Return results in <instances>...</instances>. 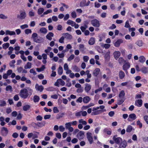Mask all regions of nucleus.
<instances>
[{
  "label": "nucleus",
  "mask_w": 148,
  "mask_h": 148,
  "mask_svg": "<svg viewBox=\"0 0 148 148\" xmlns=\"http://www.w3.org/2000/svg\"><path fill=\"white\" fill-rule=\"evenodd\" d=\"M63 36H64V38L67 39H71L72 38V36L68 33H65L63 34Z\"/></svg>",
  "instance_id": "nucleus-26"
},
{
  "label": "nucleus",
  "mask_w": 148,
  "mask_h": 148,
  "mask_svg": "<svg viewBox=\"0 0 148 148\" xmlns=\"http://www.w3.org/2000/svg\"><path fill=\"white\" fill-rule=\"evenodd\" d=\"M84 136V132L82 131H80L77 134V137L79 140L83 139Z\"/></svg>",
  "instance_id": "nucleus-9"
},
{
  "label": "nucleus",
  "mask_w": 148,
  "mask_h": 148,
  "mask_svg": "<svg viewBox=\"0 0 148 148\" xmlns=\"http://www.w3.org/2000/svg\"><path fill=\"white\" fill-rule=\"evenodd\" d=\"M143 104L142 100L141 99H138L135 101V105L137 106L140 107Z\"/></svg>",
  "instance_id": "nucleus-15"
},
{
  "label": "nucleus",
  "mask_w": 148,
  "mask_h": 148,
  "mask_svg": "<svg viewBox=\"0 0 148 148\" xmlns=\"http://www.w3.org/2000/svg\"><path fill=\"white\" fill-rule=\"evenodd\" d=\"M16 33L15 32L13 31H10L9 30H6L5 31V35H9L12 36L15 35Z\"/></svg>",
  "instance_id": "nucleus-23"
},
{
  "label": "nucleus",
  "mask_w": 148,
  "mask_h": 148,
  "mask_svg": "<svg viewBox=\"0 0 148 148\" xmlns=\"http://www.w3.org/2000/svg\"><path fill=\"white\" fill-rule=\"evenodd\" d=\"M33 41L37 43H41L42 42V38L38 37V34L36 33H33L32 36Z\"/></svg>",
  "instance_id": "nucleus-2"
},
{
  "label": "nucleus",
  "mask_w": 148,
  "mask_h": 148,
  "mask_svg": "<svg viewBox=\"0 0 148 148\" xmlns=\"http://www.w3.org/2000/svg\"><path fill=\"white\" fill-rule=\"evenodd\" d=\"M53 34L51 32H50L48 33L46 36V38L50 40H51L52 39V38L53 36Z\"/></svg>",
  "instance_id": "nucleus-17"
},
{
  "label": "nucleus",
  "mask_w": 148,
  "mask_h": 148,
  "mask_svg": "<svg viewBox=\"0 0 148 148\" xmlns=\"http://www.w3.org/2000/svg\"><path fill=\"white\" fill-rule=\"evenodd\" d=\"M31 106L27 104L24 106L23 108V110L24 111H27L29 110Z\"/></svg>",
  "instance_id": "nucleus-31"
},
{
  "label": "nucleus",
  "mask_w": 148,
  "mask_h": 148,
  "mask_svg": "<svg viewBox=\"0 0 148 148\" xmlns=\"http://www.w3.org/2000/svg\"><path fill=\"white\" fill-rule=\"evenodd\" d=\"M45 68V65H42L41 67L40 68H37L36 69L37 71L38 72H40L41 71H43Z\"/></svg>",
  "instance_id": "nucleus-36"
},
{
  "label": "nucleus",
  "mask_w": 148,
  "mask_h": 148,
  "mask_svg": "<svg viewBox=\"0 0 148 148\" xmlns=\"http://www.w3.org/2000/svg\"><path fill=\"white\" fill-rule=\"evenodd\" d=\"M130 67V64L128 62H125L123 66V69L124 71H127Z\"/></svg>",
  "instance_id": "nucleus-13"
},
{
  "label": "nucleus",
  "mask_w": 148,
  "mask_h": 148,
  "mask_svg": "<svg viewBox=\"0 0 148 148\" xmlns=\"http://www.w3.org/2000/svg\"><path fill=\"white\" fill-rule=\"evenodd\" d=\"M143 119L146 123L148 124V116L145 115L143 116Z\"/></svg>",
  "instance_id": "nucleus-57"
},
{
  "label": "nucleus",
  "mask_w": 148,
  "mask_h": 148,
  "mask_svg": "<svg viewBox=\"0 0 148 148\" xmlns=\"http://www.w3.org/2000/svg\"><path fill=\"white\" fill-rule=\"evenodd\" d=\"M78 141V140L77 138H74L72 140L71 142L73 144H75L77 143Z\"/></svg>",
  "instance_id": "nucleus-63"
},
{
  "label": "nucleus",
  "mask_w": 148,
  "mask_h": 148,
  "mask_svg": "<svg viewBox=\"0 0 148 148\" xmlns=\"http://www.w3.org/2000/svg\"><path fill=\"white\" fill-rule=\"evenodd\" d=\"M142 72L144 74H146L148 73L147 69L145 67H143L141 69Z\"/></svg>",
  "instance_id": "nucleus-41"
},
{
  "label": "nucleus",
  "mask_w": 148,
  "mask_h": 148,
  "mask_svg": "<svg viewBox=\"0 0 148 148\" xmlns=\"http://www.w3.org/2000/svg\"><path fill=\"white\" fill-rule=\"evenodd\" d=\"M63 72V70L62 67L60 66L58 69V73L59 75H61L62 74Z\"/></svg>",
  "instance_id": "nucleus-43"
},
{
  "label": "nucleus",
  "mask_w": 148,
  "mask_h": 148,
  "mask_svg": "<svg viewBox=\"0 0 148 148\" xmlns=\"http://www.w3.org/2000/svg\"><path fill=\"white\" fill-rule=\"evenodd\" d=\"M33 90L29 89V91L26 88H24L20 90V96L23 99H26L28 97H30L32 94Z\"/></svg>",
  "instance_id": "nucleus-1"
},
{
  "label": "nucleus",
  "mask_w": 148,
  "mask_h": 148,
  "mask_svg": "<svg viewBox=\"0 0 148 148\" xmlns=\"http://www.w3.org/2000/svg\"><path fill=\"white\" fill-rule=\"evenodd\" d=\"M99 108V109H100V110H99L100 111V113L106 111V110L105 109V106L103 105H101L99 107L97 106Z\"/></svg>",
  "instance_id": "nucleus-28"
},
{
  "label": "nucleus",
  "mask_w": 148,
  "mask_h": 148,
  "mask_svg": "<svg viewBox=\"0 0 148 148\" xmlns=\"http://www.w3.org/2000/svg\"><path fill=\"white\" fill-rule=\"evenodd\" d=\"M123 42V40L121 39L118 40L114 43V45L115 47H118Z\"/></svg>",
  "instance_id": "nucleus-25"
},
{
  "label": "nucleus",
  "mask_w": 148,
  "mask_h": 148,
  "mask_svg": "<svg viewBox=\"0 0 148 148\" xmlns=\"http://www.w3.org/2000/svg\"><path fill=\"white\" fill-rule=\"evenodd\" d=\"M100 69L99 68H96L93 71V74L95 76H97L99 73Z\"/></svg>",
  "instance_id": "nucleus-24"
},
{
  "label": "nucleus",
  "mask_w": 148,
  "mask_h": 148,
  "mask_svg": "<svg viewBox=\"0 0 148 148\" xmlns=\"http://www.w3.org/2000/svg\"><path fill=\"white\" fill-rule=\"evenodd\" d=\"M59 129L60 131L63 132L64 131L65 128L63 126L61 125L59 126Z\"/></svg>",
  "instance_id": "nucleus-60"
},
{
  "label": "nucleus",
  "mask_w": 148,
  "mask_h": 148,
  "mask_svg": "<svg viewBox=\"0 0 148 148\" xmlns=\"http://www.w3.org/2000/svg\"><path fill=\"white\" fill-rule=\"evenodd\" d=\"M83 99L82 97H79L76 100V102L77 103H81L82 102Z\"/></svg>",
  "instance_id": "nucleus-62"
},
{
  "label": "nucleus",
  "mask_w": 148,
  "mask_h": 148,
  "mask_svg": "<svg viewBox=\"0 0 148 148\" xmlns=\"http://www.w3.org/2000/svg\"><path fill=\"white\" fill-rule=\"evenodd\" d=\"M52 12V10H51L49 9L46 11L45 12H44L43 14V15H46L48 14L51 13Z\"/></svg>",
  "instance_id": "nucleus-55"
},
{
  "label": "nucleus",
  "mask_w": 148,
  "mask_h": 148,
  "mask_svg": "<svg viewBox=\"0 0 148 148\" xmlns=\"http://www.w3.org/2000/svg\"><path fill=\"white\" fill-rule=\"evenodd\" d=\"M71 16L73 18H75L77 17V14L75 11L72 12L71 14Z\"/></svg>",
  "instance_id": "nucleus-51"
},
{
  "label": "nucleus",
  "mask_w": 148,
  "mask_h": 148,
  "mask_svg": "<svg viewBox=\"0 0 148 148\" xmlns=\"http://www.w3.org/2000/svg\"><path fill=\"white\" fill-rule=\"evenodd\" d=\"M136 44L139 47L143 46V43L142 41L139 40L137 41L136 42Z\"/></svg>",
  "instance_id": "nucleus-39"
},
{
  "label": "nucleus",
  "mask_w": 148,
  "mask_h": 148,
  "mask_svg": "<svg viewBox=\"0 0 148 148\" xmlns=\"http://www.w3.org/2000/svg\"><path fill=\"white\" fill-rule=\"evenodd\" d=\"M90 97L88 96H85L83 98V101L84 103H87L90 100Z\"/></svg>",
  "instance_id": "nucleus-16"
},
{
  "label": "nucleus",
  "mask_w": 148,
  "mask_h": 148,
  "mask_svg": "<svg viewBox=\"0 0 148 148\" xmlns=\"http://www.w3.org/2000/svg\"><path fill=\"white\" fill-rule=\"evenodd\" d=\"M86 137L88 140L90 144H91L93 142V137L92 134L91 132H87L86 133Z\"/></svg>",
  "instance_id": "nucleus-4"
},
{
  "label": "nucleus",
  "mask_w": 148,
  "mask_h": 148,
  "mask_svg": "<svg viewBox=\"0 0 148 148\" xmlns=\"http://www.w3.org/2000/svg\"><path fill=\"white\" fill-rule=\"evenodd\" d=\"M9 46V44L8 43H4L2 45V47L4 49H6L8 48Z\"/></svg>",
  "instance_id": "nucleus-45"
},
{
  "label": "nucleus",
  "mask_w": 148,
  "mask_h": 148,
  "mask_svg": "<svg viewBox=\"0 0 148 148\" xmlns=\"http://www.w3.org/2000/svg\"><path fill=\"white\" fill-rule=\"evenodd\" d=\"M65 84V82L61 79H57L54 85L58 87H59L60 86H63Z\"/></svg>",
  "instance_id": "nucleus-3"
},
{
  "label": "nucleus",
  "mask_w": 148,
  "mask_h": 148,
  "mask_svg": "<svg viewBox=\"0 0 148 148\" xmlns=\"http://www.w3.org/2000/svg\"><path fill=\"white\" fill-rule=\"evenodd\" d=\"M32 66V64L31 62H27L24 66V68L25 69H30Z\"/></svg>",
  "instance_id": "nucleus-33"
},
{
  "label": "nucleus",
  "mask_w": 148,
  "mask_h": 148,
  "mask_svg": "<svg viewBox=\"0 0 148 148\" xmlns=\"http://www.w3.org/2000/svg\"><path fill=\"white\" fill-rule=\"evenodd\" d=\"M36 134H33L32 133H29L27 135L28 137L29 138L32 137L33 139L37 138L38 135L39 134V133L37 132H35Z\"/></svg>",
  "instance_id": "nucleus-7"
},
{
  "label": "nucleus",
  "mask_w": 148,
  "mask_h": 148,
  "mask_svg": "<svg viewBox=\"0 0 148 148\" xmlns=\"http://www.w3.org/2000/svg\"><path fill=\"white\" fill-rule=\"evenodd\" d=\"M144 94V92H140L139 93L136 95V99L141 98L142 97V96H143Z\"/></svg>",
  "instance_id": "nucleus-37"
},
{
  "label": "nucleus",
  "mask_w": 148,
  "mask_h": 148,
  "mask_svg": "<svg viewBox=\"0 0 148 148\" xmlns=\"http://www.w3.org/2000/svg\"><path fill=\"white\" fill-rule=\"evenodd\" d=\"M26 13L25 11H23L21 12L19 16V18L20 19H24L26 17Z\"/></svg>",
  "instance_id": "nucleus-22"
},
{
  "label": "nucleus",
  "mask_w": 148,
  "mask_h": 148,
  "mask_svg": "<svg viewBox=\"0 0 148 148\" xmlns=\"http://www.w3.org/2000/svg\"><path fill=\"white\" fill-rule=\"evenodd\" d=\"M83 59L85 62H87L89 59V58L87 56H84L83 57Z\"/></svg>",
  "instance_id": "nucleus-59"
},
{
  "label": "nucleus",
  "mask_w": 148,
  "mask_h": 148,
  "mask_svg": "<svg viewBox=\"0 0 148 148\" xmlns=\"http://www.w3.org/2000/svg\"><path fill=\"white\" fill-rule=\"evenodd\" d=\"M135 30V29L134 28L132 27L129 28V31L130 32H132L131 34V35L132 36L134 37L135 35V32L134 31Z\"/></svg>",
  "instance_id": "nucleus-27"
},
{
  "label": "nucleus",
  "mask_w": 148,
  "mask_h": 148,
  "mask_svg": "<svg viewBox=\"0 0 148 148\" xmlns=\"http://www.w3.org/2000/svg\"><path fill=\"white\" fill-rule=\"evenodd\" d=\"M119 78L120 79H123L125 77V74L122 71H121L119 73Z\"/></svg>",
  "instance_id": "nucleus-32"
},
{
  "label": "nucleus",
  "mask_w": 148,
  "mask_h": 148,
  "mask_svg": "<svg viewBox=\"0 0 148 148\" xmlns=\"http://www.w3.org/2000/svg\"><path fill=\"white\" fill-rule=\"evenodd\" d=\"M75 23L72 20H69L67 21L66 23L68 25H71L72 26H73Z\"/></svg>",
  "instance_id": "nucleus-44"
},
{
  "label": "nucleus",
  "mask_w": 148,
  "mask_h": 148,
  "mask_svg": "<svg viewBox=\"0 0 148 148\" xmlns=\"http://www.w3.org/2000/svg\"><path fill=\"white\" fill-rule=\"evenodd\" d=\"M124 27L126 28H130V25L129 22L128 21H126Z\"/></svg>",
  "instance_id": "nucleus-54"
},
{
  "label": "nucleus",
  "mask_w": 148,
  "mask_h": 148,
  "mask_svg": "<svg viewBox=\"0 0 148 148\" xmlns=\"http://www.w3.org/2000/svg\"><path fill=\"white\" fill-rule=\"evenodd\" d=\"M136 124L140 128H141L142 127V124L140 120H138L137 121Z\"/></svg>",
  "instance_id": "nucleus-56"
},
{
  "label": "nucleus",
  "mask_w": 148,
  "mask_h": 148,
  "mask_svg": "<svg viewBox=\"0 0 148 148\" xmlns=\"http://www.w3.org/2000/svg\"><path fill=\"white\" fill-rule=\"evenodd\" d=\"M86 74L87 75V78H90L91 77V74L90 73V71L89 70H87L86 71Z\"/></svg>",
  "instance_id": "nucleus-49"
},
{
  "label": "nucleus",
  "mask_w": 148,
  "mask_h": 148,
  "mask_svg": "<svg viewBox=\"0 0 148 148\" xmlns=\"http://www.w3.org/2000/svg\"><path fill=\"white\" fill-rule=\"evenodd\" d=\"M64 69L66 71V73H71V70L69 69L68 65L67 63H65L64 64Z\"/></svg>",
  "instance_id": "nucleus-18"
},
{
  "label": "nucleus",
  "mask_w": 148,
  "mask_h": 148,
  "mask_svg": "<svg viewBox=\"0 0 148 148\" xmlns=\"http://www.w3.org/2000/svg\"><path fill=\"white\" fill-rule=\"evenodd\" d=\"M1 132L3 136H6L8 134V131L7 128L3 127L1 129Z\"/></svg>",
  "instance_id": "nucleus-14"
},
{
  "label": "nucleus",
  "mask_w": 148,
  "mask_h": 148,
  "mask_svg": "<svg viewBox=\"0 0 148 148\" xmlns=\"http://www.w3.org/2000/svg\"><path fill=\"white\" fill-rule=\"evenodd\" d=\"M44 9L43 8H40L38 9L37 13L38 14L40 15L42 14L44 11Z\"/></svg>",
  "instance_id": "nucleus-38"
},
{
  "label": "nucleus",
  "mask_w": 148,
  "mask_h": 148,
  "mask_svg": "<svg viewBox=\"0 0 148 148\" xmlns=\"http://www.w3.org/2000/svg\"><path fill=\"white\" fill-rule=\"evenodd\" d=\"M74 55L73 54L71 55L68 58L67 60L68 61H71L74 58Z\"/></svg>",
  "instance_id": "nucleus-58"
},
{
  "label": "nucleus",
  "mask_w": 148,
  "mask_h": 148,
  "mask_svg": "<svg viewBox=\"0 0 148 148\" xmlns=\"http://www.w3.org/2000/svg\"><path fill=\"white\" fill-rule=\"evenodd\" d=\"M72 46L70 44H69L67 45L66 48V51H67L68 50L71 49L72 48Z\"/></svg>",
  "instance_id": "nucleus-61"
},
{
  "label": "nucleus",
  "mask_w": 148,
  "mask_h": 148,
  "mask_svg": "<svg viewBox=\"0 0 148 148\" xmlns=\"http://www.w3.org/2000/svg\"><path fill=\"white\" fill-rule=\"evenodd\" d=\"M91 89V86L89 84H85V86L84 88L85 91L88 92Z\"/></svg>",
  "instance_id": "nucleus-20"
},
{
  "label": "nucleus",
  "mask_w": 148,
  "mask_h": 148,
  "mask_svg": "<svg viewBox=\"0 0 148 148\" xmlns=\"http://www.w3.org/2000/svg\"><path fill=\"white\" fill-rule=\"evenodd\" d=\"M40 32L41 33L46 34L47 32V30L46 28L42 27L40 29Z\"/></svg>",
  "instance_id": "nucleus-34"
},
{
  "label": "nucleus",
  "mask_w": 148,
  "mask_h": 148,
  "mask_svg": "<svg viewBox=\"0 0 148 148\" xmlns=\"http://www.w3.org/2000/svg\"><path fill=\"white\" fill-rule=\"evenodd\" d=\"M25 32L26 34H29L31 33L32 32V31L30 29H27L25 30Z\"/></svg>",
  "instance_id": "nucleus-52"
},
{
  "label": "nucleus",
  "mask_w": 148,
  "mask_h": 148,
  "mask_svg": "<svg viewBox=\"0 0 148 148\" xmlns=\"http://www.w3.org/2000/svg\"><path fill=\"white\" fill-rule=\"evenodd\" d=\"M39 97L36 95H34L33 97V101L35 103L38 102L40 100Z\"/></svg>",
  "instance_id": "nucleus-30"
},
{
  "label": "nucleus",
  "mask_w": 148,
  "mask_h": 148,
  "mask_svg": "<svg viewBox=\"0 0 148 148\" xmlns=\"http://www.w3.org/2000/svg\"><path fill=\"white\" fill-rule=\"evenodd\" d=\"M35 88L36 90L42 92L44 89V87L42 85H39L38 84H36Z\"/></svg>",
  "instance_id": "nucleus-11"
},
{
  "label": "nucleus",
  "mask_w": 148,
  "mask_h": 148,
  "mask_svg": "<svg viewBox=\"0 0 148 148\" xmlns=\"http://www.w3.org/2000/svg\"><path fill=\"white\" fill-rule=\"evenodd\" d=\"M95 38H94L92 37L90 39L88 43L90 45H93L95 43Z\"/></svg>",
  "instance_id": "nucleus-35"
},
{
  "label": "nucleus",
  "mask_w": 148,
  "mask_h": 148,
  "mask_svg": "<svg viewBox=\"0 0 148 148\" xmlns=\"http://www.w3.org/2000/svg\"><path fill=\"white\" fill-rule=\"evenodd\" d=\"M52 48L50 47H47V49L45 50V52L47 54H48L50 52V51L52 50Z\"/></svg>",
  "instance_id": "nucleus-46"
},
{
  "label": "nucleus",
  "mask_w": 148,
  "mask_h": 148,
  "mask_svg": "<svg viewBox=\"0 0 148 148\" xmlns=\"http://www.w3.org/2000/svg\"><path fill=\"white\" fill-rule=\"evenodd\" d=\"M91 23L93 26L96 27H99L100 25L99 21L96 19L92 20Z\"/></svg>",
  "instance_id": "nucleus-8"
},
{
  "label": "nucleus",
  "mask_w": 148,
  "mask_h": 148,
  "mask_svg": "<svg viewBox=\"0 0 148 148\" xmlns=\"http://www.w3.org/2000/svg\"><path fill=\"white\" fill-rule=\"evenodd\" d=\"M115 58L117 60L121 55V53L119 51H115L113 53Z\"/></svg>",
  "instance_id": "nucleus-21"
},
{
  "label": "nucleus",
  "mask_w": 148,
  "mask_h": 148,
  "mask_svg": "<svg viewBox=\"0 0 148 148\" xmlns=\"http://www.w3.org/2000/svg\"><path fill=\"white\" fill-rule=\"evenodd\" d=\"M136 118V115L134 113H132L129 115L127 120L128 121L131 122L135 120Z\"/></svg>",
  "instance_id": "nucleus-5"
},
{
  "label": "nucleus",
  "mask_w": 148,
  "mask_h": 148,
  "mask_svg": "<svg viewBox=\"0 0 148 148\" xmlns=\"http://www.w3.org/2000/svg\"><path fill=\"white\" fill-rule=\"evenodd\" d=\"M15 62L16 61L15 60H12L9 63L10 66L11 67H14V64L15 63Z\"/></svg>",
  "instance_id": "nucleus-48"
},
{
  "label": "nucleus",
  "mask_w": 148,
  "mask_h": 148,
  "mask_svg": "<svg viewBox=\"0 0 148 148\" xmlns=\"http://www.w3.org/2000/svg\"><path fill=\"white\" fill-rule=\"evenodd\" d=\"M28 14L30 17L34 16L35 15V12L33 10H31L29 12Z\"/></svg>",
  "instance_id": "nucleus-42"
},
{
  "label": "nucleus",
  "mask_w": 148,
  "mask_h": 148,
  "mask_svg": "<svg viewBox=\"0 0 148 148\" xmlns=\"http://www.w3.org/2000/svg\"><path fill=\"white\" fill-rule=\"evenodd\" d=\"M145 60V58L143 56H141L139 57V61L143 63Z\"/></svg>",
  "instance_id": "nucleus-47"
},
{
  "label": "nucleus",
  "mask_w": 148,
  "mask_h": 148,
  "mask_svg": "<svg viewBox=\"0 0 148 148\" xmlns=\"http://www.w3.org/2000/svg\"><path fill=\"white\" fill-rule=\"evenodd\" d=\"M79 123L84 125H86L87 124V122L83 119H80L78 121Z\"/></svg>",
  "instance_id": "nucleus-40"
},
{
  "label": "nucleus",
  "mask_w": 148,
  "mask_h": 148,
  "mask_svg": "<svg viewBox=\"0 0 148 148\" xmlns=\"http://www.w3.org/2000/svg\"><path fill=\"white\" fill-rule=\"evenodd\" d=\"M64 36H62L59 40V42L61 43H63L64 42Z\"/></svg>",
  "instance_id": "nucleus-50"
},
{
  "label": "nucleus",
  "mask_w": 148,
  "mask_h": 148,
  "mask_svg": "<svg viewBox=\"0 0 148 148\" xmlns=\"http://www.w3.org/2000/svg\"><path fill=\"white\" fill-rule=\"evenodd\" d=\"M99 108L98 107H94L92 109V112L91 113V115H97L99 114L100 113V111L99 110Z\"/></svg>",
  "instance_id": "nucleus-6"
},
{
  "label": "nucleus",
  "mask_w": 148,
  "mask_h": 148,
  "mask_svg": "<svg viewBox=\"0 0 148 148\" xmlns=\"http://www.w3.org/2000/svg\"><path fill=\"white\" fill-rule=\"evenodd\" d=\"M133 130H134L133 127L131 125H129L127 126L126 129V131L127 132H130Z\"/></svg>",
  "instance_id": "nucleus-29"
},
{
  "label": "nucleus",
  "mask_w": 148,
  "mask_h": 148,
  "mask_svg": "<svg viewBox=\"0 0 148 148\" xmlns=\"http://www.w3.org/2000/svg\"><path fill=\"white\" fill-rule=\"evenodd\" d=\"M113 138L114 141L117 144H119L122 141V139L119 137H116V136H113Z\"/></svg>",
  "instance_id": "nucleus-12"
},
{
  "label": "nucleus",
  "mask_w": 148,
  "mask_h": 148,
  "mask_svg": "<svg viewBox=\"0 0 148 148\" xmlns=\"http://www.w3.org/2000/svg\"><path fill=\"white\" fill-rule=\"evenodd\" d=\"M103 89L106 92L109 93L111 91V89L110 87H108L107 84H105L103 86Z\"/></svg>",
  "instance_id": "nucleus-10"
},
{
  "label": "nucleus",
  "mask_w": 148,
  "mask_h": 148,
  "mask_svg": "<svg viewBox=\"0 0 148 148\" xmlns=\"http://www.w3.org/2000/svg\"><path fill=\"white\" fill-rule=\"evenodd\" d=\"M103 47L106 49H107L110 47V45L109 44H105L103 45Z\"/></svg>",
  "instance_id": "nucleus-64"
},
{
  "label": "nucleus",
  "mask_w": 148,
  "mask_h": 148,
  "mask_svg": "<svg viewBox=\"0 0 148 148\" xmlns=\"http://www.w3.org/2000/svg\"><path fill=\"white\" fill-rule=\"evenodd\" d=\"M71 122L66 123L65 124V127L67 129L71 127Z\"/></svg>",
  "instance_id": "nucleus-53"
},
{
  "label": "nucleus",
  "mask_w": 148,
  "mask_h": 148,
  "mask_svg": "<svg viewBox=\"0 0 148 148\" xmlns=\"http://www.w3.org/2000/svg\"><path fill=\"white\" fill-rule=\"evenodd\" d=\"M127 146V143L125 140L122 141L120 144L119 148H125Z\"/></svg>",
  "instance_id": "nucleus-19"
}]
</instances>
